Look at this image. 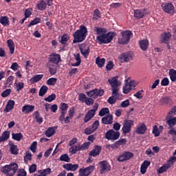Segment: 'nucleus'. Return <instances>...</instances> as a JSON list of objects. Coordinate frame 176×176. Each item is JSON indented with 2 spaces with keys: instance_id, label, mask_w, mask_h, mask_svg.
Listing matches in <instances>:
<instances>
[{
  "instance_id": "1",
  "label": "nucleus",
  "mask_w": 176,
  "mask_h": 176,
  "mask_svg": "<svg viewBox=\"0 0 176 176\" xmlns=\"http://www.w3.org/2000/svg\"><path fill=\"white\" fill-rule=\"evenodd\" d=\"M118 78L119 76H116L115 77L108 79V82L111 87L112 96L109 98V99L107 100V102H109V104H111V105H113V104L116 102V98H115V97H117V96L119 94L120 82L119 80H118Z\"/></svg>"
},
{
  "instance_id": "2",
  "label": "nucleus",
  "mask_w": 176,
  "mask_h": 176,
  "mask_svg": "<svg viewBox=\"0 0 176 176\" xmlns=\"http://www.w3.org/2000/svg\"><path fill=\"white\" fill-rule=\"evenodd\" d=\"M87 35V28L84 25H81L80 26L79 30H77L73 34V43H80V42H83L85 39H86V36Z\"/></svg>"
},
{
  "instance_id": "3",
  "label": "nucleus",
  "mask_w": 176,
  "mask_h": 176,
  "mask_svg": "<svg viewBox=\"0 0 176 176\" xmlns=\"http://www.w3.org/2000/svg\"><path fill=\"white\" fill-rule=\"evenodd\" d=\"M116 34L113 32H109L108 33H104L96 37V41L99 45H107L111 43L113 41Z\"/></svg>"
},
{
  "instance_id": "4",
  "label": "nucleus",
  "mask_w": 176,
  "mask_h": 176,
  "mask_svg": "<svg viewBox=\"0 0 176 176\" xmlns=\"http://www.w3.org/2000/svg\"><path fill=\"white\" fill-rule=\"evenodd\" d=\"M133 32L130 30H124L121 32L122 38H118L119 45H127L130 42Z\"/></svg>"
},
{
  "instance_id": "5",
  "label": "nucleus",
  "mask_w": 176,
  "mask_h": 176,
  "mask_svg": "<svg viewBox=\"0 0 176 176\" xmlns=\"http://www.w3.org/2000/svg\"><path fill=\"white\" fill-rule=\"evenodd\" d=\"M134 126V120H124L123 122V126L122 131L123 134H129L131 131V127Z\"/></svg>"
},
{
  "instance_id": "6",
  "label": "nucleus",
  "mask_w": 176,
  "mask_h": 176,
  "mask_svg": "<svg viewBox=\"0 0 176 176\" xmlns=\"http://www.w3.org/2000/svg\"><path fill=\"white\" fill-rule=\"evenodd\" d=\"M133 157H134V153L130 151H124L122 153L118 155L117 160L120 163H122L123 162H127V160L133 159Z\"/></svg>"
},
{
  "instance_id": "7",
  "label": "nucleus",
  "mask_w": 176,
  "mask_h": 176,
  "mask_svg": "<svg viewBox=\"0 0 176 176\" xmlns=\"http://www.w3.org/2000/svg\"><path fill=\"white\" fill-rule=\"evenodd\" d=\"M119 137H120V133L118 131L115 132L113 129H110L105 133V138L109 141H116V140H119Z\"/></svg>"
},
{
  "instance_id": "8",
  "label": "nucleus",
  "mask_w": 176,
  "mask_h": 176,
  "mask_svg": "<svg viewBox=\"0 0 176 176\" xmlns=\"http://www.w3.org/2000/svg\"><path fill=\"white\" fill-rule=\"evenodd\" d=\"M98 109V104H95L94 106V109L89 110L87 113L85 114V117L84 118L85 123H87L89 120H91L93 118L96 116V112Z\"/></svg>"
},
{
  "instance_id": "9",
  "label": "nucleus",
  "mask_w": 176,
  "mask_h": 176,
  "mask_svg": "<svg viewBox=\"0 0 176 176\" xmlns=\"http://www.w3.org/2000/svg\"><path fill=\"white\" fill-rule=\"evenodd\" d=\"M17 170H19V165L16 163H13L3 166L2 173L8 174V173H12V171H13V173H14L17 172Z\"/></svg>"
},
{
  "instance_id": "10",
  "label": "nucleus",
  "mask_w": 176,
  "mask_h": 176,
  "mask_svg": "<svg viewBox=\"0 0 176 176\" xmlns=\"http://www.w3.org/2000/svg\"><path fill=\"white\" fill-rule=\"evenodd\" d=\"M161 8L165 13H168V14H170L171 16L174 15L175 7H174V4H173V3H163V4H162Z\"/></svg>"
},
{
  "instance_id": "11",
  "label": "nucleus",
  "mask_w": 176,
  "mask_h": 176,
  "mask_svg": "<svg viewBox=\"0 0 176 176\" xmlns=\"http://www.w3.org/2000/svg\"><path fill=\"white\" fill-rule=\"evenodd\" d=\"M134 54L131 52H126L121 54L119 56V60L121 63H129L133 60Z\"/></svg>"
},
{
  "instance_id": "12",
  "label": "nucleus",
  "mask_w": 176,
  "mask_h": 176,
  "mask_svg": "<svg viewBox=\"0 0 176 176\" xmlns=\"http://www.w3.org/2000/svg\"><path fill=\"white\" fill-rule=\"evenodd\" d=\"M61 61V56L58 54H52L48 58L47 64L52 65H58V63Z\"/></svg>"
},
{
  "instance_id": "13",
  "label": "nucleus",
  "mask_w": 176,
  "mask_h": 176,
  "mask_svg": "<svg viewBox=\"0 0 176 176\" xmlns=\"http://www.w3.org/2000/svg\"><path fill=\"white\" fill-rule=\"evenodd\" d=\"M135 86H136V84L133 80L126 82L125 85L122 88L124 94H129V93H130L131 90H135Z\"/></svg>"
},
{
  "instance_id": "14",
  "label": "nucleus",
  "mask_w": 176,
  "mask_h": 176,
  "mask_svg": "<svg viewBox=\"0 0 176 176\" xmlns=\"http://www.w3.org/2000/svg\"><path fill=\"white\" fill-rule=\"evenodd\" d=\"M94 166H89L85 168H80L79 176H89V175L94 171Z\"/></svg>"
},
{
  "instance_id": "15",
  "label": "nucleus",
  "mask_w": 176,
  "mask_h": 176,
  "mask_svg": "<svg viewBox=\"0 0 176 176\" xmlns=\"http://www.w3.org/2000/svg\"><path fill=\"white\" fill-rule=\"evenodd\" d=\"M100 166V174H104L105 171H110L111 170V165L107 161H102L99 162Z\"/></svg>"
},
{
  "instance_id": "16",
  "label": "nucleus",
  "mask_w": 176,
  "mask_h": 176,
  "mask_svg": "<svg viewBox=\"0 0 176 176\" xmlns=\"http://www.w3.org/2000/svg\"><path fill=\"white\" fill-rule=\"evenodd\" d=\"M173 164H174L172 162H170V160H168L166 164H164L162 166H161L157 172L159 173V174H163V173H166L168 168H170L171 166H173Z\"/></svg>"
},
{
  "instance_id": "17",
  "label": "nucleus",
  "mask_w": 176,
  "mask_h": 176,
  "mask_svg": "<svg viewBox=\"0 0 176 176\" xmlns=\"http://www.w3.org/2000/svg\"><path fill=\"white\" fill-rule=\"evenodd\" d=\"M79 49L81 54H82L85 58H87L90 53V47L86 45H82L79 47Z\"/></svg>"
},
{
  "instance_id": "18",
  "label": "nucleus",
  "mask_w": 176,
  "mask_h": 176,
  "mask_svg": "<svg viewBox=\"0 0 176 176\" xmlns=\"http://www.w3.org/2000/svg\"><path fill=\"white\" fill-rule=\"evenodd\" d=\"M101 151H102V147L101 146L96 145L94 146V148L89 152V156L96 157V156H98L100 153H101Z\"/></svg>"
},
{
  "instance_id": "19",
  "label": "nucleus",
  "mask_w": 176,
  "mask_h": 176,
  "mask_svg": "<svg viewBox=\"0 0 176 176\" xmlns=\"http://www.w3.org/2000/svg\"><path fill=\"white\" fill-rule=\"evenodd\" d=\"M170 38H171V33L164 32L162 34H161L160 43L168 44V42L170 41Z\"/></svg>"
},
{
  "instance_id": "20",
  "label": "nucleus",
  "mask_w": 176,
  "mask_h": 176,
  "mask_svg": "<svg viewBox=\"0 0 176 176\" xmlns=\"http://www.w3.org/2000/svg\"><path fill=\"white\" fill-rule=\"evenodd\" d=\"M58 129V126H52V127H49L47 131H45V135L48 138H50V137H53L54 134H56V129Z\"/></svg>"
},
{
  "instance_id": "21",
  "label": "nucleus",
  "mask_w": 176,
  "mask_h": 176,
  "mask_svg": "<svg viewBox=\"0 0 176 176\" xmlns=\"http://www.w3.org/2000/svg\"><path fill=\"white\" fill-rule=\"evenodd\" d=\"M102 123L103 124H112L113 123V116L108 115L102 118Z\"/></svg>"
},
{
  "instance_id": "22",
  "label": "nucleus",
  "mask_w": 176,
  "mask_h": 176,
  "mask_svg": "<svg viewBox=\"0 0 176 176\" xmlns=\"http://www.w3.org/2000/svg\"><path fill=\"white\" fill-rule=\"evenodd\" d=\"M146 130H148V129L146 128V125H145V124H142L140 126H138L135 133L136 134H140V135H142V134L146 133Z\"/></svg>"
},
{
  "instance_id": "23",
  "label": "nucleus",
  "mask_w": 176,
  "mask_h": 176,
  "mask_svg": "<svg viewBox=\"0 0 176 176\" xmlns=\"http://www.w3.org/2000/svg\"><path fill=\"white\" fill-rule=\"evenodd\" d=\"M139 45L140 49L143 50V52H146L148 50V47L149 46V41L148 40H142L139 41Z\"/></svg>"
},
{
  "instance_id": "24",
  "label": "nucleus",
  "mask_w": 176,
  "mask_h": 176,
  "mask_svg": "<svg viewBox=\"0 0 176 176\" xmlns=\"http://www.w3.org/2000/svg\"><path fill=\"white\" fill-rule=\"evenodd\" d=\"M144 16H145V10H134V17H135V19H137L138 20H140V19H143Z\"/></svg>"
},
{
  "instance_id": "25",
  "label": "nucleus",
  "mask_w": 176,
  "mask_h": 176,
  "mask_svg": "<svg viewBox=\"0 0 176 176\" xmlns=\"http://www.w3.org/2000/svg\"><path fill=\"white\" fill-rule=\"evenodd\" d=\"M34 109H35V106L26 104L22 107V112H24L25 113H30L32 112Z\"/></svg>"
},
{
  "instance_id": "26",
  "label": "nucleus",
  "mask_w": 176,
  "mask_h": 176,
  "mask_svg": "<svg viewBox=\"0 0 176 176\" xmlns=\"http://www.w3.org/2000/svg\"><path fill=\"white\" fill-rule=\"evenodd\" d=\"M47 67L51 75H56V74H57V68L58 67L57 65H50L47 63Z\"/></svg>"
},
{
  "instance_id": "27",
  "label": "nucleus",
  "mask_w": 176,
  "mask_h": 176,
  "mask_svg": "<svg viewBox=\"0 0 176 176\" xmlns=\"http://www.w3.org/2000/svg\"><path fill=\"white\" fill-rule=\"evenodd\" d=\"M14 88L18 92L20 91L21 90H23L24 89V82H17V79H16L14 84Z\"/></svg>"
},
{
  "instance_id": "28",
  "label": "nucleus",
  "mask_w": 176,
  "mask_h": 176,
  "mask_svg": "<svg viewBox=\"0 0 176 176\" xmlns=\"http://www.w3.org/2000/svg\"><path fill=\"white\" fill-rule=\"evenodd\" d=\"M10 137V132L9 131H4L1 136H0V142H5Z\"/></svg>"
},
{
  "instance_id": "29",
  "label": "nucleus",
  "mask_w": 176,
  "mask_h": 176,
  "mask_svg": "<svg viewBox=\"0 0 176 176\" xmlns=\"http://www.w3.org/2000/svg\"><path fill=\"white\" fill-rule=\"evenodd\" d=\"M80 151H82L80 144H76V146H72L69 148V152L72 155H75V153H77V152H79Z\"/></svg>"
},
{
  "instance_id": "30",
  "label": "nucleus",
  "mask_w": 176,
  "mask_h": 176,
  "mask_svg": "<svg viewBox=\"0 0 176 176\" xmlns=\"http://www.w3.org/2000/svg\"><path fill=\"white\" fill-rule=\"evenodd\" d=\"M166 123L170 127H174L176 125V117H166Z\"/></svg>"
},
{
  "instance_id": "31",
  "label": "nucleus",
  "mask_w": 176,
  "mask_h": 176,
  "mask_svg": "<svg viewBox=\"0 0 176 176\" xmlns=\"http://www.w3.org/2000/svg\"><path fill=\"white\" fill-rule=\"evenodd\" d=\"M13 108H14V100H9L4 109V112H10Z\"/></svg>"
},
{
  "instance_id": "32",
  "label": "nucleus",
  "mask_w": 176,
  "mask_h": 176,
  "mask_svg": "<svg viewBox=\"0 0 176 176\" xmlns=\"http://www.w3.org/2000/svg\"><path fill=\"white\" fill-rule=\"evenodd\" d=\"M96 64L99 67V68H102L105 65V58H100L98 56L96 59Z\"/></svg>"
},
{
  "instance_id": "33",
  "label": "nucleus",
  "mask_w": 176,
  "mask_h": 176,
  "mask_svg": "<svg viewBox=\"0 0 176 176\" xmlns=\"http://www.w3.org/2000/svg\"><path fill=\"white\" fill-rule=\"evenodd\" d=\"M47 6V3L43 0L40 1L36 5V8L38 10H45Z\"/></svg>"
},
{
  "instance_id": "34",
  "label": "nucleus",
  "mask_w": 176,
  "mask_h": 176,
  "mask_svg": "<svg viewBox=\"0 0 176 176\" xmlns=\"http://www.w3.org/2000/svg\"><path fill=\"white\" fill-rule=\"evenodd\" d=\"M94 31L96 32L97 35H102V34H107L108 31L107 28L95 27Z\"/></svg>"
},
{
  "instance_id": "35",
  "label": "nucleus",
  "mask_w": 176,
  "mask_h": 176,
  "mask_svg": "<svg viewBox=\"0 0 176 176\" xmlns=\"http://www.w3.org/2000/svg\"><path fill=\"white\" fill-rule=\"evenodd\" d=\"M7 45L10 49V54H13L14 53V42L13 40L9 39L7 41Z\"/></svg>"
},
{
  "instance_id": "36",
  "label": "nucleus",
  "mask_w": 176,
  "mask_h": 176,
  "mask_svg": "<svg viewBox=\"0 0 176 176\" xmlns=\"http://www.w3.org/2000/svg\"><path fill=\"white\" fill-rule=\"evenodd\" d=\"M99 19H101V11L98 10V8H96L94 11V15L92 17V20L94 21L98 20Z\"/></svg>"
},
{
  "instance_id": "37",
  "label": "nucleus",
  "mask_w": 176,
  "mask_h": 176,
  "mask_svg": "<svg viewBox=\"0 0 176 176\" xmlns=\"http://www.w3.org/2000/svg\"><path fill=\"white\" fill-rule=\"evenodd\" d=\"M33 115L34 116V118L36 119V122L38 123V124H42V123L43 122V118L41 117L39 111H36Z\"/></svg>"
},
{
  "instance_id": "38",
  "label": "nucleus",
  "mask_w": 176,
  "mask_h": 176,
  "mask_svg": "<svg viewBox=\"0 0 176 176\" xmlns=\"http://www.w3.org/2000/svg\"><path fill=\"white\" fill-rule=\"evenodd\" d=\"M49 90V87L46 85H43L39 90L38 96L40 97H43L47 93V91Z\"/></svg>"
},
{
  "instance_id": "39",
  "label": "nucleus",
  "mask_w": 176,
  "mask_h": 176,
  "mask_svg": "<svg viewBox=\"0 0 176 176\" xmlns=\"http://www.w3.org/2000/svg\"><path fill=\"white\" fill-rule=\"evenodd\" d=\"M12 138L15 141H21L24 138V135L21 133H12Z\"/></svg>"
},
{
  "instance_id": "40",
  "label": "nucleus",
  "mask_w": 176,
  "mask_h": 176,
  "mask_svg": "<svg viewBox=\"0 0 176 176\" xmlns=\"http://www.w3.org/2000/svg\"><path fill=\"white\" fill-rule=\"evenodd\" d=\"M0 24L2 25H5V27H8L10 24L9 17L8 16H1L0 17Z\"/></svg>"
},
{
  "instance_id": "41",
  "label": "nucleus",
  "mask_w": 176,
  "mask_h": 176,
  "mask_svg": "<svg viewBox=\"0 0 176 176\" xmlns=\"http://www.w3.org/2000/svg\"><path fill=\"white\" fill-rule=\"evenodd\" d=\"M42 78H43V74H37L30 79V82L33 84L36 83L37 82H39V80H41Z\"/></svg>"
},
{
  "instance_id": "42",
  "label": "nucleus",
  "mask_w": 176,
  "mask_h": 176,
  "mask_svg": "<svg viewBox=\"0 0 176 176\" xmlns=\"http://www.w3.org/2000/svg\"><path fill=\"white\" fill-rule=\"evenodd\" d=\"M69 41V36L68 35V34H64L61 36L60 43H61V45H67V42H68Z\"/></svg>"
},
{
  "instance_id": "43",
  "label": "nucleus",
  "mask_w": 176,
  "mask_h": 176,
  "mask_svg": "<svg viewBox=\"0 0 176 176\" xmlns=\"http://www.w3.org/2000/svg\"><path fill=\"white\" fill-rule=\"evenodd\" d=\"M10 151L12 155H19V149L17 148V145L16 144H10Z\"/></svg>"
},
{
  "instance_id": "44",
  "label": "nucleus",
  "mask_w": 176,
  "mask_h": 176,
  "mask_svg": "<svg viewBox=\"0 0 176 176\" xmlns=\"http://www.w3.org/2000/svg\"><path fill=\"white\" fill-rule=\"evenodd\" d=\"M169 76H170V80H172V82H175V80H176V70L174 69H170L169 70Z\"/></svg>"
},
{
  "instance_id": "45",
  "label": "nucleus",
  "mask_w": 176,
  "mask_h": 176,
  "mask_svg": "<svg viewBox=\"0 0 176 176\" xmlns=\"http://www.w3.org/2000/svg\"><path fill=\"white\" fill-rule=\"evenodd\" d=\"M59 160L60 162H66V163H69L71 159L69 158V156H68V154H63L60 155Z\"/></svg>"
},
{
  "instance_id": "46",
  "label": "nucleus",
  "mask_w": 176,
  "mask_h": 176,
  "mask_svg": "<svg viewBox=\"0 0 176 176\" xmlns=\"http://www.w3.org/2000/svg\"><path fill=\"white\" fill-rule=\"evenodd\" d=\"M170 101H171L170 97L166 96L160 100V104L161 105H165V104H168Z\"/></svg>"
},
{
  "instance_id": "47",
  "label": "nucleus",
  "mask_w": 176,
  "mask_h": 176,
  "mask_svg": "<svg viewBox=\"0 0 176 176\" xmlns=\"http://www.w3.org/2000/svg\"><path fill=\"white\" fill-rule=\"evenodd\" d=\"M41 23V18L36 17L33 21H32L28 25V27H32V25H36V24H39Z\"/></svg>"
},
{
  "instance_id": "48",
  "label": "nucleus",
  "mask_w": 176,
  "mask_h": 176,
  "mask_svg": "<svg viewBox=\"0 0 176 176\" xmlns=\"http://www.w3.org/2000/svg\"><path fill=\"white\" fill-rule=\"evenodd\" d=\"M57 83V78H50L47 80V85L48 86H54Z\"/></svg>"
},
{
  "instance_id": "49",
  "label": "nucleus",
  "mask_w": 176,
  "mask_h": 176,
  "mask_svg": "<svg viewBox=\"0 0 176 176\" xmlns=\"http://www.w3.org/2000/svg\"><path fill=\"white\" fill-rule=\"evenodd\" d=\"M109 113V109L108 107L102 108L99 111V116H105V115Z\"/></svg>"
},
{
  "instance_id": "50",
  "label": "nucleus",
  "mask_w": 176,
  "mask_h": 176,
  "mask_svg": "<svg viewBox=\"0 0 176 176\" xmlns=\"http://www.w3.org/2000/svg\"><path fill=\"white\" fill-rule=\"evenodd\" d=\"M96 91H97V89H94L88 92H87V94L88 96V97H92V98L96 99Z\"/></svg>"
},
{
  "instance_id": "51",
  "label": "nucleus",
  "mask_w": 176,
  "mask_h": 176,
  "mask_svg": "<svg viewBox=\"0 0 176 176\" xmlns=\"http://www.w3.org/2000/svg\"><path fill=\"white\" fill-rule=\"evenodd\" d=\"M13 80H14V77L10 76L6 80V85H9L8 87H10L13 85Z\"/></svg>"
},
{
  "instance_id": "52",
  "label": "nucleus",
  "mask_w": 176,
  "mask_h": 176,
  "mask_svg": "<svg viewBox=\"0 0 176 176\" xmlns=\"http://www.w3.org/2000/svg\"><path fill=\"white\" fill-rule=\"evenodd\" d=\"M56 95L55 94H52L48 97L44 98L45 101H47V102H52V101H54L56 100Z\"/></svg>"
},
{
  "instance_id": "53",
  "label": "nucleus",
  "mask_w": 176,
  "mask_h": 176,
  "mask_svg": "<svg viewBox=\"0 0 176 176\" xmlns=\"http://www.w3.org/2000/svg\"><path fill=\"white\" fill-rule=\"evenodd\" d=\"M168 134L172 136L173 142H176V131L174 129L168 131Z\"/></svg>"
},
{
  "instance_id": "54",
  "label": "nucleus",
  "mask_w": 176,
  "mask_h": 176,
  "mask_svg": "<svg viewBox=\"0 0 176 176\" xmlns=\"http://www.w3.org/2000/svg\"><path fill=\"white\" fill-rule=\"evenodd\" d=\"M153 134H154L155 137H159V135H160V131H159L157 125L153 126Z\"/></svg>"
},
{
  "instance_id": "55",
  "label": "nucleus",
  "mask_w": 176,
  "mask_h": 176,
  "mask_svg": "<svg viewBox=\"0 0 176 176\" xmlns=\"http://www.w3.org/2000/svg\"><path fill=\"white\" fill-rule=\"evenodd\" d=\"M176 113V106H174L172 109L168 112V115L166 117L168 118H173L174 115H175Z\"/></svg>"
},
{
  "instance_id": "56",
  "label": "nucleus",
  "mask_w": 176,
  "mask_h": 176,
  "mask_svg": "<svg viewBox=\"0 0 176 176\" xmlns=\"http://www.w3.org/2000/svg\"><path fill=\"white\" fill-rule=\"evenodd\" d=\"M60 109L62 111V112H67V111H68V104L61 103L60 106Z\"/></svg>"
},
{
  "instance_id": "57",
  "label": "nucleus",
  "mask_w": 176,
  "mask_h": 176,
  "mask_svg": "<svg viewBox=\"0 0 176 176\" xmlns=\"http://www.w3.org/2000/svg\"><path fill=\"white\" fill-rule=\"evenodd\" d=\"M10 93H12V89H6L4 91H3L1 93V97L5 98L8 97V96H9L10 94Z\"/></svg>"
},
{
  "instance_id": "58",
  "label": "nucleus",
  "mask_w": 176,
  "mask_h": 176,
  "mask_svg": "<svg viewBox=\"0 0 176 176\" xmlns=\"http://www.w3.org/2000/svg\"><path fill=\"white\" fill-rule=\"evenodd\" d=\"M91 144V143L90 142H87L80 145L81 151H86V149H87L89 146H90Z\"/></svg>"
},
{
  "instance_id": "59",
  "label": "nucleus",
  "mask_w": 176,
  "mask_h": 176,
  "mask_svg": "<svg viewBox=\"0 0 176 176\" xmlns=\"http://www.w3.org/2000/svg\"><path fill=\"white\" fill-rule=\"evenodd\" d=\"M94 131H94L91 126H89L85 129V133L87 135H90V134H93V133H94Z\"/></svg>"
},
{
  "instance_id": "60",
  "label": "nucleus",
  "mask_w": 176,
  "mask_h": 176,
  "mask_svg": "<svg viewBox=\"0 0 176 176\" xmlns=\"http://www.w3.org/2000/svg\"><path fill=\"white\" fill-rule=\"evenodd\" d=\"M168 85H170V80H168V78H164V79L162 80L161 81L162 86H168Z\"/></svg>"
},
{
  "instance_id": "61",
  "label": "nucleus",
  "mask_w": 176,
  "mask_h": 176,
  "mask_svg": "<svg viewBox=\"0 0 176 176\" xmlns=\"http://www.w3.org/2000/svg\"><path fill=\"white\" fill-rule=\"evenodd\" d=\"M86 99H87V97H86V94H79V97H78L79 101H80L81 102H85L86 101Z\"/></svg>"
},
{
  "instance_id": "62",
  "label": "nucleus",
  "mask_w": 176,
  "mask_h": 176,
  "mask_svg": "<svg viewBox=\"0 0 176 176\" xmlns=\"http://www.w3.org/2000/svg\"><path fill=\"white\" fill-rule=\"evenodd\" d=\"M35 171H36V164H33L29 167V172L30 174H32Z\"/></svg>"
},
{
  "instance_id": "63",
  "label": "nucleus",
  "mask_w": 176,
  "mask_h": 176,
  "mask_svg": "<svg viewBox=\"0 0 176 176\" xmlns=\"http://www.w3.org/2000/svg\"><path fill=\"white\" fill-rule=\"evenodd\" d=\"M85 102L86 105L88 106L93 105V104H94V100H93V98H87L85 102Z\"/></svg>"
},
{
  "instance_id": "64",
  "label": "nucleus",
  "mask_w": 176,
  "mask_h": 176,
  "mask_svg": "<svg viewBox=\"0 0 176 176\" xmlns=\"http://www.w3.org/2000/svg\"><path fill=\"white\" fill-rule=\"evenodd\" d=\"M17 176H27V172L24 169H20L18 172Z\"/></svg>"
}]
</instances>
